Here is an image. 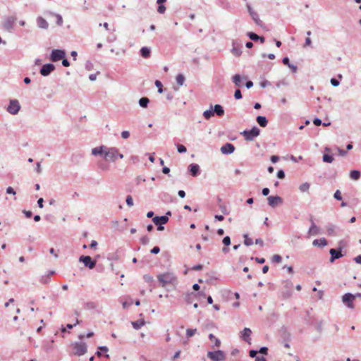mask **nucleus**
Returning a JSON list of instances; mask_svg holds the SVG:
<instances>
[{"mask_svg": "<svg viewBox=\"0 0 361 361\" xmlns=\"http://www.w3.org/2000/svg\"><path fill=\"white\" fill-rule=\"evenodd\" d=\"M140 53L143 58L147 59L150 56L151 50L147 47H143L140 49Z\"/></svg>", "mask_w": 361, "mask_h": 361, "instance_id": "nucleus-25", "label": "nucleus"}, {"mask_svg": "<svg viewBox=\"0 0 361 361\" xmlns=\"http://www.w3.org/2000/svg\"><path fill=\"white\" fill-rule=\"evenodd\" d=\"M160 252V248L158 246H154L151 250L150 252L154 255H157Z\"/></svg>", "mask_w": 361, "mask_h": 361, "instance_id": "nucleus-55", "label": "nucleus"}, {"mask_svg": "<svg viewBox=\"0 0 361 361\" xmlns=\"http://www.w3.org/2000/svg\"><path fill=\"white\" fill-rule=\"evenodd\" d=\"M196 331V329H188L186 331V336L188 337H192L195 334Z\"/></svg>", "mask_w": 361, "mask_h": 361, "instance_id": "nucleus-42", "label": "nucleus"}, {"mask_svg": "<svg viewBox=\"0 0 361 361\" xmlns=\"http://www.w3.org/2000/svg\"><path fill=\"white\" fill-rule=\"evenodd\" d=\"M154 83H155V85L158 88V92L159 93H162L164 90H163V85H162L161 82L158 80H157Z\"/></svg>", "mask_w": 361, "mask_h": 361, "instance_id": "nucleus-40", "label": "nucleus"}, {"mask_svg": "<svg viewBox=\"0 0 361 361\" xmlns=\"http://www.w3.org/2000/svg\"><path fill=\"white\" fill-rule=\"evenodd\" d=\"M257 353H258V351H257V350H250V352H249V355H250V357H255V358H256V357H257Z\"/></svg>", "mask_w": 361, "mask_h": 361, "instance_id": "nucleus-61", "label": "nucleus"}, {"mask_svg": "<svg viewBox=\"0 0 361 361\" xmlns=\"http://www.w3.org/2000/svg\"><path fill=\"white\" fill-rule=\"evenodd\" d=\"M188 171L193 177H196L200 173V166L195 163L188 166Z\"/></svg>", "mask_w": 361, "mask_h": 361, "instance_id": "nucleus-18", "label": "nucleus"}, {"mask_svg": "<svg viewBox=\"0 0 361 361\" xmlns=\"http://www.w3.org/2000/svg\"><path fill=\"white\" fill-rule=\"evenodd\" d=\"M313 123L317 126H319L320 125H322V120L319 118H315L314 120H313Z\"/></svg>", "mask_w": 361, "mask_h": 361, "instance_id": "nucleus-63", "label": "nucleus"}, {"mask_svg": "<svg viewBox=\"0 0 361 361\" xmlns=\"http://www.w3.org/2000/svg\"><path fill=\"white\" fill-rule=\"evenodd\" d=\"M37 25L39 28L44 30H47L49 27V23H47V21L41 16L37 17Z\"/></svg>", "mask_w": 361, "mask_h": 361, "instance_id": "nucleus-21", "label": "nucleus"}, {"mask_svg": "<svg viewBox=\"0 0 361 361\" xmlns=\"http://www.w3.org/2000/svg\"><path fill=\"white\" fill-rule=\"evenodd\" d=\"M350 177L351 179L357 180L360 178V172L358 170H352L350 172Z\"/></svg>", "mask_w": 361, "mask_h": 361, "instance_id": "nucleus-30", "label": "nucleus"}, {"mask_svg": "<svg viewBox=\"0 0 361 361\" xmlns=\"http://www.w3.org/2000/svg\"><path fill=\"white\" fill-rule=\"evenodd\" d=\"M6 193L15 195L16 191L12 187L9 186L6 188Z\"/></svg>", "mask_w": 361, "mask_h": 361, "instance_id": "nucleus-60", "label": "nucleus"}, {"mask_svg": "<svg viewBox=\"0 0 361 361\" xmlns=\"http://www.w3.org/2000/svg\"><path fill=\"white\" fill-rule=\"evenodd\" d=\"M126 202L128 207H132L133 205V200L131 195H127Z\"/></svg>", "mask_w": 361, "mask_h": 361, "instance_id": "nucleus-43", "label": "nucleus"}, {"mask_svg": "<svg viewBox=\"0 0 361 361\" xmlns=\"http://www.w3.org/2000/svg\"><path fill=\"white\" fill-rule=\"evenodd\" d=\"M334 159L333 156L329 154H324L322 157L323 161L326 163H332Z\"/></svg>", "mask_w": 361, "mask_h": 361, "instance_id": "nucleus-32", "label": "nucleus"}, {"mask_svg": "<svg viewBox=\"0 0 361 361\" xmlns=\"http://www.w3.org/2000/svg\"><path fill=\"white\" fill-rule=\"evenodd\" d=\"M235 149L233 144L227 142L221 147L220 151L223 154H231L234 152Z\"/></svg>", "mask_w": 361, "mask_h": 361, "instance_id": "nucleus-15", "label": "nucleus"}, {"mask_svg": "<svg viewBox=\"0 0 361 361\" xmlns=\"http://www.w3.org/2000/svg\"><path fill=\"white\" fill-rule=\"evenodd\" d=\"M252 259H255L258 264H264L265 262L264 258L252 257Z\"/></svg>", "mask_w": 361, "mask_h": 361, "instance_id": "nucleus-59", "label": "nucleus"}, {"mask_svg": "<svg viewBox=\"0 0 361 361\" xmlns=\"http://www.w3.org/2000/svg\"><path fill=\"white\" fill-rule=\"evenodd\" d=\"M272 262L280 263L282 261V257L279 255H274L271 258Z\"/></svg>", "mask_w": 361, "mask_h": 361, "instance_id": "nucleus-41", "label": "nucleus"}, {"mask_svg": "<svg viewBox=\"0 0 361 361\" xmlns=\"http://www.w3.org/2000/svg\"><path fill=\"white\" fill-rule=\"evenodd\" d=\"M246 78H247L246 77L242 78L240 75L235 74L233 76L232 80L235 86L242 87L243 86V83H242L243 79H246Z\"/></svg>", "mask_w": 361, "mask_h": 361, "instance_id": "nucleus-22", "label": "nucleus"}, {"mask_svg": "<svg viewBox=\"0 0 361 361\" xmlns=\"http://www.w3.org/2000/svg\"><path fill=\"white\" fill-rule=\"evenodd\" d=\"M145 322L144 319H138L132 322V325L135 329H140L142 326L145 325Z\"/></svg>", "mask_w": 361, "mask_h": 361, "instance_id": "nucleus-28", "label": "nucleus"}, {"mask_svg": "<svg viewBox=\"0 0 361 361\" xmlns=\"http://www.w3.org/2000/svg\"><path fill=\"white\" fill-rule=\"evenodd\" d=\"M97 307V305L94 302H87L84 304V308L86 310H94Z\"/></svg>", "mask_w": 361, "mask_h": 361, "instance_id": "nucleus-35", "label": "nucleus"}, {"mask_svg": "<svg viewBox=\"0 0 361 361\" xmlns=\"http://www.w3.org/2000/svg\"><path fill=\"white\" fill-rule=\"evenodd\" d=\"M176 80L178 85L179 86H182L185 82V78L183 74H178L177 75Z\"/></svg>", "mask_w": 361, "mask_h": 361, "instance_id": "nucleus-33", "label": "nucleus"}, {"mask_svg": "<svg viewBox=\"0 0 361 361\" xmlns=\"http://www.w3.org/2000/svg\"><path fill=\"white\" fill-rule=\"evenodd\" d=\"M244 238V244L246 246H250L253 244V240L252 238H249L248 235L247 233L243 235Z\"/></svg>", "mask_w": 361, "mask_h": 361, "instance_id": "nucleus-36", "label": "nucleus"}, {"mask_svg": "<svg viewBox=\"0 0 361 361\" xmlns=\"http://www.w3.org/2000/svg\"><path fill=\"white\" fill-rule=\"evenodd\" d=\"M207 355L212 361H224L226 359L224 352L220 350L209 351Z\"/></svg>", "mask_w": 361, "mask_h": 361, "instance_id": "nucleus-5", "label": "nucleus"}, {"mask_svg": "<svg viewBox=\"0 0 361 361\" xmlns=\"http://www.w3.org/2000/svg\"><path fill=\"white\" fill-rule=\"evenodd\" d=\"M166 11V7L163 4H159V6L157 8V12L159 13L163 14Z\"/></svg>", "mask_w": 361, "mask_h": 361, "instance_id": "nucleus-47", "label": "nucleus"}, {"mask_svg": "<svg viewBox=\"0 0 361 361\" xmlns=\"http://www.w3.org/2000/svg\"><path fill=\"white\" fill-rule=\"evenodd\" d=\"M177 150L179 153H185L187 152L186 147L183 145H177Z\"/></svg>", "mask_w": 361, "mask_h": 361, "instance_id": "nucleus-44", "label": "nucleus"}, {"mask_svg": "<svg viewBox=\"0 0 361 361\" xmlns=\"http://www.w3.org/2000/svg\"><path fill=\"white\" fill-rule=\"evenodd\" d=\"M234 97L235 99H242V93L241 91L239 89L235 90L234 92Z\"/></svg>", "mask_w": 361, "mask_h": 361, "instance_id": "nucleus-45", "label": "nucleus"}, {"mask_svg": "<svg viewBox=\"0 0 361 361\" xmlns=\"http://www.w3.org/2000/svg\"><path fill=\"white\" fill-rule=\"evenodd\" d=\"M66 56V51L63 49H53L50 54V60L56 62Z\"/></svg>", "mask_w": 361, "mask_h": 361, "instance_id": "nucleus-8", "label": "nucleus"}, {"mask_svg": "<svg viewBox=\"0 0 361 361\" xmlns=\"http://www.w3.org/2000/svg\"><path fill=\"white\" fill-rule=\"evenodd\" d=\"M241 134L244 136L246 141H252L260 134V130L257 127L254 126L250 130H244Z\"/></svg>", "mask_w": 361, "mask_h": 361, "instance_id": "nucleus-4", "label": "nucleus"}, {"mask_svg": "<svg viewBox=\"0 0 361 361\" xmlns=\"http://www.w3.org/2000/svg\"><path fill=\"white\" fill-rule=\"evenodd\" d=\"M334 197L337 200H342V196H341V192L339 190H337L334 194Z\"/></svg>", "mask_w": 361, "mask_h": 361, "instance_id": "nucleus-46", "label": "nucleus"}, {"mask_svg": "<svg viewBox=\"0 0 361 361\" xmlns=\"http://www.w3.org/2000/svg\"><path fill=\"white\" fill-rule=\"evenodd\" d=\"M268 204L271 207H275L279 204H282L283 199L279 196H269L267 197Z\"/></svg>", "mask_w": 361, "mask_h": 361, "instance_id": "nucleus-13", "label": "nucleus"}, {"mask_svg": "<svg viewBox=\"0 0 361 361\" xmlns=\"http://www.w3.org/2000/svg\"><path fill=\"white\" fill-rule=\"evenodd\" d=\"M149 103V98L143 97L139 99V105L142 108H147Z\"/></svg>", "mask_w": 361, "mask_h": 361, "instance_id": "nucleus-29", "label": "nucleus"}, {"mask_svg": "<svg viewBox=\"0 0 361 361\" xmlns=\"http://www.w3.org/2000/svg\"><path fill=\"white\" fill-rule=\"evenodd\" d=\"M327 240L324 238L320 239H315L312 242V245L314 246H318L320 247H324L327 245Z\"/></svg>", "mask_w": 361, "mask_h": 361, "instance_id": "nucleus-23", "label": "nucleus"}, {"mask_svg": "<svg viewBox=\"0 0 361 361\" xmlns=\"http://www.w3.org/2000/svg\"><path fill=\"white\" fill-rule=\"evenodd\" d=\"M79 262L83 263L84 266L92 269L96 266V260H93L91 257L82 255L79 258Z\"/></svg>", "mask_w": 361, "mask_h": 361, "instance_id": "nucleus-9", "label": "nucleus"}, {"mask_svg": "<svg viewBox=\"0 0 361 361\" xmlns=\"http://www.w3.org/2000/svg\"><path fill=\"white\" fill-rule=\"evenodd\" d=\"M262 58L268 57L269 59L273 60L275 59V55L274 54H266L264 53L262 54Z\"/></svg>", "mask_w": 361, "mask_h": 361, "instance_id": "nucleus-58", "label": "nucleus"}, {"mask_svg": "<svg viewBox=\"0 0 361 361\" xmlns=\"http://www.w3.org/2000/svg\"><path fill=\"white\" fill-rule=\"evenodd\" d=\"M222 243L225 246H228L231 244V238L229 236H226L223 238Z\"/></svg>", "mask_w": 361, "mask_h": 361, "instance_id": "nucleus-49", "label": "nucleus"}, {"mask_svg": "<svg viewBox=\"0 0 361 361\" xmlns=\"http://www.w3.org/2000/svg\"><path fill=\"white\" fill-rule=\"evenodd\" d=\"M277 177L279 178V179H283L285 178V172L283 170L281 169V170H279L278 172H277Z\"/></svg>", "mask_w": 361, "mask_h": 361, "instance_id": "nucleus-52", "label": "nucleus"}, {"mask_svg": "<svg viewBox=\"0 0 361 361\" xmlns=\"http://www.w3.org/2000/svg\"><path fill=\"white\" fill-rule=\"evenodd\" d=\"M195 298L196 295L194 293H188L185 294V301L187 304H191Z\"/></svg>", "mask_w": 361, "mask_h": 361, "instance_id": "nucleus-26", "label": "nucleus"}, {"mask_svg": "<svg viewBox=\"0 0 361 361\" xmlns=\"http://www.w3.org/2000/svg\"><path fill=\"white\" fill-rule=\"evenodd\" d=\"M258 353L263 354V355H267L268 353V348L263 346L261 347L258 351Z\"/></svg>", "mask_w": 361, "mask_h": 361, "instance_id": "nucleus-53", "label": "nucleus"}, {"mask_svg": "<svg viewBox=\"0 0 361 361\" xmlns=\"http://www.w3.org/2000/svg\"><path fill=\"white\" fill-rule=\"evenodd\" d=\"M341 249H334L331 248L329 250V253L331 255L330 262H334L336 259H339L343 256V254L341 252Z\"/></svg>", "mask_w": 361, "mask_h": 361, "instance_id": "nucleus-16", "label": "nucleus"}, {"mask_svg": "<svg viewBox=\"0 0 361 361\" xmlns=\"http://www.w3.org/2000/svg\"><path fill=\"white\" fill-rule=\"evenodd\" d=\"M158 281L161 287H165L169 284H175L177 282V278L172 272H165L157 276Z\"/></svg>", "mask_w": 361, "mask_h": 361, "instance_id": "nucleus-2", "label": "nucleus"}, {"mask_svg": "<svg viewBox=\"0 0 361 361\" xmlns=\"http://www.w3.org/2000/svg\"><path fill=\"white\" fill-rule=\"evenodd\" d=\"M16 20H17L16 18L13 17V16L7 17L3 23L4 28L6 31L11 32L13 30V26H14L15 22L16 21Z\"/></svg>", "mask_w": 361, "mask_h": 361, "instance_id": "nucleus-11", "label": "nucleus"}, {"mask_svg": "<svg viewBox=\"0 0 361 361\" xmlns=\"http://www.w3.org/2000/svg\"><path fill=\"white\" fill-rule=\"evenodd\" d=\"M282 63H283L284 65H286V66H288L290 64V60H289V58H288V57H287V56L283 57V59H282Z\"/></svg>", "mask_w": 361, "mask_h": 361, "instance_id": "nucleus-62", "label": "nucleus"}, {"mask_svg": "<svg viewBox=\"0 0 361 361\" xmlns=\"http://www.w3.org/2000/svg\"><path fill=\"white\" fill-rule=\"evenodd\" d=\"M121 137L123 139H128L130 137V133L127 130H123L121 132Z\"/></svg>", "mask_w": 361, "mask_h": 361, "instance_id": "nucleus-57", "label": "nucleus"}, {"mask_svg": "<svg viewBox=\"0 0 361 361\" xmlns=\"http://www.w3.org/2000/svg\"><path fill=\"white\" fill-rule=\"evenodd\" d=\"M336 226L332 224H329L326 226L328 235H335Z\"/></svg>", "mask_w": 361, "mask_h": 361, "instance_id": "nucleus-27", "label": "nucleus"}, {"mask_svg": "<svg viewBox=\"0 0 361 361\" xmlns=\"http://www.w3.org/2000/svg\"><path fill=\"white\" fill-rule=\"evenodd\" d=\"M311 226L308 230V234L310 235H316L319 233V228L314 224L313 219L311 218Z\"/></svg>", "mask_w": 361, "mask_h": 361, "instance_id": "nucleus-19", "label": "nucleus"}, {"mask_svg": "<svg viewBox=\"0 0 361 361\" xmlns=\"http://www.w3.org/2000/svg\"><path fill=\"white\" fill-rule=\"evenodd\" d=\"M49 13L56 16V24L58 25H62V24H63V18H62V16L60 14H56V13H51V12Z\"/></svg>", "mask_w": 361, "mask_h": 361, "instance_id": "nucleus-38", "label": "nucleus"}, {"mask_svg": "<svg viewBox=\"0 0 361 361\" xmlns=\"http://www.w3.org/2000/svg\"><path fill=\"white\" fill-rule=\"evenodd\" d=\"M252 331L250 328H244V329L240 332V338L247 343H251V336Z\"/></svg>", "mask_w": 361, "mask_h": 361, "instance_id": "nucleus-14", "label": "nucleus"}, {"mask_svg": "<svg viewBox=\"0 0 361 361\" xmlns=\"http://www.w3.org/2000/svg\"><path fill=\"white\" fill-rule=\"evenodd\" d=\"M247 37L252 41L254 42H257L258 41L259 38V36L257 35L256 33L255 32H248L247 33Z\"/></svg>", "mask_w": 361, "mask_h": 361, "instance_id": "nucleus-37", "label": "nucleus"}, {"mask_svg": "<svg viewBox=\"0 0 361 361\" xmlns=\"http://www.w3.org/2000/svg\"><path fill=\"white\" fill-rule=\"evenodd\" d=\"M152 221L154 224L164 225L169 221V217L167 216H157L152 219Z\"/></svg>", "mask_w": 361, "mask_h": 361, "instance_id": "nucleus-20", "label": "nucleus"}, {"mask_svg": "<svg viewBox=\"0 0 361 361\" xmlns=\"http://www.w3.org/2000/svg\"><path fill=\"white\" fill-rule=\"evenodd\" d=\"M62 60V65L65 67H68L70 66V62L65 57L61 59Z\"/></svg>", "mask_w": 361, "mask_h": 361, "instance_id": "nucleus-64", "label": "nucleus"}, {"mask_svg": "<svg viewBox=\"0 0 361 361\" xmlns=\"http://www.w3.org/2000/svg\"><path fill=\"white\" fill-rule=\"evenodd\" d=\"M73 347L75 355L81 356L87 353V345L84 342H75Z\"/></svg>", "mask_w": 361, "mask_h": 361, "instance_id": "nucleus-6", "label": "nucleus"}, {"mask_svg": "<svg viewBox=\"0 0 361 361\" xmlns=\"http://www.w3.org/2000/svg\"><path fill=\"white\" fill-rule=\"evenodd\" d=\"M248 12L252 17V19L255 21V23L258 25H262V21L259 19V15L257 12H255L250 6H247Z\"/></svg>", "mask_w": 361, "mask_h": 361, "instance_id": "nucleus-17", "label": "nucleus"}, {"mask_svg": "<svg viewBox=\"0 0 361 361\" xmlns=\"http://www.w3.org/2000/svg\"><path fill=\"white\" fill-rule=\"evenodd\" d=\"M355 296L353 294L350 293H345L342 296V302L350 309H353L355 307L353 304Z\"/></svg>", "mask_w": 361, "mask_h": 361, "instance_id": "nucleus-10", "label": "nucleus"}, {"mask_svg": "<svg viewBox=\"0 0 361 361\" xmlns=\"http://www.w3.org/2000/svg\"><path fill=\"white\" fill-rule=\"evenodd\" d=\"M20 109V104L17 99H11L7 106V111L11 115H16Z\"/></svg>", "mask_w": 361, "mask_h": 361, "instance_id": "nucleus-7", "label": "nucleus"}, {"mask_svg": "<svg viewBox=\"0 0 361 361\" xmlns=\"http://www.w3.org/2000/svg\"><path fill=\"white\" fill-rule=\"evenodd\" d=\"M143 279L145 282L150 283L153 281V277L149 274H145L143 276Z\"/></svg>", "mask_w": 361, "mask_h": 361, "instance_id": "nucleus-50", "label": "nucleus"}, {"mask_svg": "<svg viewBox=\"0 0 361 361\" xmlns=\"http://www.w3.org/2000/svg\"><path fill=\"white\" fill-rule=\"evenodd\" d=\"M92 154L94 156L103 155L104 159L108 161H115L118 157L123 158V154L119 153L116 147H108L105 145L94 147L92 149Z\"/></svg>", "mask_w": 361, "mask_h": 361, "instance_id": "nucleus-1", "label": "nucleus"}, {"mask_svg": "<svg viewBox=\"0 0 361 361\" xmlns=\"http://www.w3.org/2000/svg\"><path fill=\"white\" fill-rule=\"evenodd\" d=\"M331 84L334 86V87H337L340 84V82L338 79H336V78H331Z\"/></svg>", "mask_w": 361, "mask_h": 361, "instance_id": "nucleus-54", "label": "nucleus"}, {"mask_svg": "<svg viewBox=\"0 0 361 361\" xmlns=\"http://www.w3.org/2000/svg\"><path fill=\"white\" fill-rule=\"evenodd\" d=\"M209 339L212 341L214 342L215 347H219L221 345V341L219 338H217L214 334H210L209 335Z\"/></svg>", "mask_w": 361, "mask_h": 361, "instance_id": "nucleus-31", "label": "nucleus"}, {"mask_svg": "<svg viewBox=\"0 0 361 361\" xmlns=\"http://www.w3.org/2000/svg\"><path fill=\"white\" fill-rule=\"evenodd\" d=\"M55 70V66L52 63H46L42 66L39 73L42 76H48Z\"/></svg>", "mask_w": 361, "mask_h": 361, "instance_id": "nucleus-12", "label": "nucleus"}, {"mask_svg": "<svg viewBox=\"0 0 361 361\" xmlns=\"http://www.w3.org/2000/svg\"><path fill=\"white\" fill-rule=\"evenodd\" d=\"M214 115L218 116H223L224 115V109L221 105L216 104L213 106L211 104L210 109L203 112V116L207 120L210 119Z\"/></svg>", "mask_w": 361, "mask_h": 361, "instance_id": "nucleus-3", "label": "nucleus"}, {"mask_svg": "<svg viewBox=\"0 0 361 361\" xmlns=\"http://www.w3.org/2000/svg\"><path fill=\"white\" fill-rule=\"evenodd\" d=\"M346 246V242L344 240H341L338 242V249H341L342 251L343 248H344Z\"/></svg>", "mask_w": 361, "mask_h": 361, "instance_id": "nucleus-51", "label": "nucleus"}, {"mask_svg": "<svg viewBox=\"0 0 361 361\" xmlns=\"http://www.w3.org/2000/svg\"><path fill=\"white\" fill-rule=\"evenodd\" d=\"M49 281V276H42V278L40 279V282L42 283H47Z\"/></svg>", "mask_w": 361, "mask_h": 361, "instance_id": "nucleus-56", "label": "nucleus"}, {"mask_svg": "<svg viewBox=\"0 0 361 361\" xmlns=\"http://www.w3.org/2000/svg\"><path fill=\"white\" fill-rule=\"evenodd\" d=\"M310 188V184L309 183H304L299 186V190L302 192H307Z\"/></svg>", "mask_w": 361, "mask_h": 361, "instance_id": "nucleus-34", "label": "nucleus"}, {"mask_svg": "<svg viewBox=\"0 0 361 361\" xmlns=\"http://www.w3.org/2000/svg\"><path fill=\"white\" fill-rule=\"evenodd\" d=\"M231 51L233 54V55H235V56H239L242 54L240 49L239 47H235L234 46H233Z\"/></svg>", "mask_w": 361, "mask_h": 361, "instance_id": "nucleus-39", "label": "nucleus"}, {"mask_svg": "<svg viewBox=\"0 0 361 361\" xmlns=\"http://www.w3.org/2000/svg\"><path fill=\"white\" fill-rule=\"evenodd\" d=\"M256 121L261 127L264 128L267 126L268 121L267 118L264 116H257L256 118Z\"/></svg>", "mask_w": 361, "mask_h": 361, "instance_id": "nucleus-24", "label": "nucleus"}, {"mask_svg": "<svg viewBox=\"0 0 361 361\" xmlns=\"http://www.w3.org/2000/svg\"><path fill=\"white\" fill-rule=\"evenodd\" d=\"M140 242L143 245H147L149 242V238L147 235H144L140 238Z\"/></svg>", "mask_w": 361, "mask_h": 361, "instance_id": "nucleus-48", "label": "nucleus"}]
</instances>
